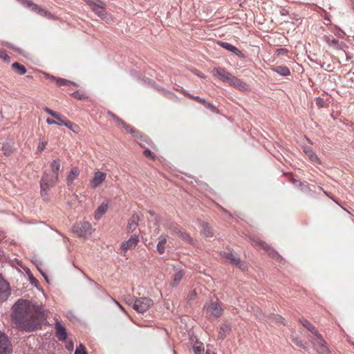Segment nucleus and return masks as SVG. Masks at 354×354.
<instances>
[{
    "mask_svg": "<svg viewBox=\"0 0 354 354\" xmlns=\"http://www.w3.org/2000/svg\"><path fill=\"white\" fill-rule=\"evenodd\" d=\"M11 318L18 329L33 331L44 316L42 309L26 299H19L12 306Z\"/></svg>",
    "mask_w": 354,
    "mask_h": 354,
    "instance_id": "obj_1",
    "label": "nucleus"
},
{
    "mask_svg": "<svg viewBox=\"0 0 354 354\" xmlns=\"http://www.w3.org/2000/svg\"><path fill=\"white\" fill-rule=\"evenodd\" d=\"M60 160L56 159L53 160L50 165L51 168L53 175L50 176L47 173H44L41 182V194L43 197L47 195V191L50 187L54 186L59 179V170L60 169Z\"/></svg>",
    "mask_w": 354,
    "mask_h": 354,
    "instance_id": "obj_2",
    "label": "nucleus"
},
{
    "mask_svg": "<svg viewBox=\"0 0 354 354\" xmlns=\"http://www.w3.org/2000/svg\"><path fill=\"white\" fill-rule=\"evenodd\" d=\"M212 73L221 80L227 82L230 86L235 88L243 87V83L241 80L233 76L224 68L220 67L214 68L212 70Z\"/></svg>",
    "mask_w": 354,
    "mask_h": 354,
    "instance_id": "obj_3",
    "label": "nucleus"
},
{
    "mask_svg": "<svg viewBox=\"0 0 354 354\" xmlns=\"http://www.w3.org/2000/svg\"><path fill=\"white\" fill-rule=\"evenodd\" d=\"M316 338L314 339L311 337H309V340L310 341L311 344H313V346L314 349L319 353V354H330V350L327 346L326 342L324 339L322 334H320L319 337H315Z\"/></svg>",
    "mask_w": 354,
    "mask_h": 354,
    "instance_id": "obj_4",
    "label": "nucleus"
},
{
    "mask_svg": "<svg viewBox=\"0 0 354 354\" xmlns=\"http://www.w3.org/2000/svg\"><path fill=\"white\" fill-rule=\"evenodd\" d=\"M153 304L152 299L148 297H140L135 299L133 308L139 313H144Z\"/></svg>",
    "mask_w": 354,
    "mask_h": 354,
    "instance_id": "obj_5",
    "label": "nucleus"
},
{
    "mask_svg": "<svg viewBox=\"0 0 354 354\" xmlns=\"http://www.w3.org/2000/svg\"><path fill=\"white\" fill-rule=\"evenodd\" d=\"M91 10L100 18L106 19V3L100 0H87Z\"/></svg>",
    "mask_w": 354,
    "mask_h": 354,
    "instance_id": "obj_6",
    "label": "nucleus"
},
{
    "mask_svg": "<svg viewBox=\"0 0 354 354\" xmlns=\"http://www.w3.org/2000/svg\"><path fill=\"white\" fill-rule=\"evenodd\" d=\"M206 314L209 317H218L223 313V308L217 302H210L205 306Z\"/></svg>",
    "mask_w": 354,
    "mask_h": 354,
    "instance_id": "obj_7",
    "label": "nucleus"
},
{
    "mask_svg": "<svg viewBox=\"0 0 354 354\" xmlns=\"http://www.w3.org/2000/svg\"><path fill=\"white\" fill-rule=\"evenodd\" d=\"M91 225L86 221L82 223L80 225L75 226L73 231L80 236L86 238L91 234Z\"/></svg>",
    "mask_w": 354,
    "mask_h": 354,
    "instance_id": "obj_8",
    "label": "nucleus"
},
{
    "mask_svg": "<svg viewBox=\"0 0 354 354\" xmlns=\"http://www.w3.org/2000/svg\"><path fill=\"white\" fill-rule=\"evenodd\" d=\"M19 2L26 6L27 8H30L32 10L35 11L39 15L45 16L46 17H50L51 15L50 12L44 10V8L38 6L37 5L33 3L32 1L29 0H17Z\"/></svg>",
    "mask_w": 354,
    "mask_h": 354,
    "instance_id": "obj_9",
    "label": "nucleus"
},
{
    "mask_svg": "<svg viewBox=\"0 0 354 354\" xmlns=\"http://www.w3.org/2000/svg\"><path fill=\"white\" fill-rule=\"evenodd\" d=\"M12 346L8 337L0 332V354H12Z\"/></svg>",
    "mask_w": 354,
    "mask_h": 354,
    "instance_id": "obj_10",
    "label": "nucleus"
},
{
    "mask_svg": "<svg viewBox=\"0 0 354 354\" xmlns=\"http://www.w3.org/2000/svg\"><path fill=\"white\" fill-rule=\"evenodd\" d=\"M10 295L9 283L0 275V303L7 300Z\"/></svg>",
    "mask_w": 354,
    "mask_h": 354,
    "instance_id": "obj_11",
    "label": "nucleus"
},
{
    "mask_svg": "<svg viewBox=\"0 0 354 354\" xmlns=\"http://www.w3.org/2000/svg\"><path fill=\"white\" fill-rule=\"evenodd\" d=\"M224 258L232 264L238 266L242 270H245L247 268L245 263L232 252L225 253Z\"/></svg>",
    "mask_w": 354,
    "mask_h": 354,
    "instance_id": "obj_12",
    "label": "nucleus"
},
{
    "mask_svg": "<svg viewBox=\"0 0 354 354\" xmlns=\"http://www.w3.org/2000/svg\"><path fill=\"white\" fill-rule=\"evenodd\" d=\"M106 174L102 171H96L94 174L93 178L91 181V186L95 189L102 184L106 178Z\"/></svg>",
    "mask_w": 354,
    "mask_h": 354,
    "instance_id": "obj_13",
    "label": "nucleus"
},
{
    "mask_svg": "<svg viewBox=\"0 0 354 354\" xmlns=\"http://www.w3.org/2000/svg\"><path fill=\"white\" fill-rule=\"evenodd\" d=\"M139 242V238L137 235H133L129 240L124 241L121 245V249L122 250H127L134 248Z\"/></svg>",
    "mask_w": 354,
    "mask_h": 354,
    "instance_id": "obj_14",
    "label": "nucleus"
},
{
    "mask_svg": "<svg viewBox=\"0 0 354 354\" xmlns=\"http://www.w3.org/2000/svg\"><path fill=\"white\" fill-rule=\"evenodd\" d=\"M299 322L304 326L308 330L311 332L315 337H320V333L316 330L315 327L306 319L303 317L299 319Z\"/></svg>",
    "mask_w": 354,
    "mask_h": 354,
    "instance_id": "obj_15",
    "label": "nucleus"
},
{
    "mask_svg": "<svg viewBox=\"0 0 354 354\" xmlns=\"http://www.w3.org/2000/svg\"><path fill=\"white\" fill-rule=\"evenodd\" d=\"M56 335L59 340H65L67 337V333L64 326L59 322L55 324Z\"/></svg>",
    "mask_w": 354,
    "mask_h": 354,
    "instance_id": "obj_16",
    "label": "nucleus"
},
{
    "mask_svg": "<svg viewBox=\"0 0 354 354\" xmlns=\"http://www.w3.org/2000/svg\"><path fill=\"white\" fill-rule=\"evenodd\" d=\"M218 44L224 48L226 50H228L232 53H234L235 55L239 56V57H244L243 54L241 50H239L236 47L232 46V44L226 42L220 41Z\"/></svg>",
    "mask_w": 354,
    "mask_h": 354,
    "instance_id": "obj_17",
    "label": "nucleus"
},
{
    "mask_svg": "<svg viewBox=\"0 0 354 354\" xmlns=\"http://www.w3.org/2000/svg\"><path fill=\"white\" fill-rule=\"evenodd\" d=\"M140 218L138 215L133 214L129 221L127 225V230L129 232H132L137 228Z\"/></svg>",
    "mask_w": 354,
    "mask_h": 354,
    "instance_id": "obj_18",
    "label": "nucleus"
},
{
    "mask_svg": "<svg viewBox=\"0 0 354 354\" xmlns=\"http://www.w3.org/2000/svg\"><path fill=\"white\" fill-rule=\"evenodd\" d=\"M249 239L254 246L261 248L265 250L266 251H267L268 250L270 249V246L268 243H266L265 241L257 239H255L254 237H251V236H250Z\"/></svg>",
    "mask_w": 354,
    "mask_h": 354,
    "instance_id": "obj_19",
    "label": "nucleus"
},
{
    "mask_svg": "<svg viewBox=\"0 0 354 354\" xmlns=\"http://www.w3.org/2000/svg\"><path fill=\"white\" fill-rule=\"evenodd\" d=\"M231 326H230V324L227 323L223 324L221 326L220 330L218 332V337L220 339H224L227 336V335L229 334Z\"/></svg>",
    "mask_w": 354,
    "mask_h": 354,
    "instance_id": "obj_20",
    "label": "nucleus"
},
{
    "mask_svg": "<svg viewBox=\"0 0 354 354\" xmlns=\"http://www.w3.org/2000/svg\"><path fill=\"white\" fill-rule=\"evenodd\" d=\"M57 86H67V87H71V86H79V85L73 82H71L69 80L59 78L57 80Z\"/></svg>",
    "mask_w": 354,
    "mask_h": 354,
    "instance_id": "obj_21",
    "label": "nucleus"
},
{
    "mask_svg": "<svg viewBox=\"0 0 354 354\" xmlns=\"http://www.w3.org/2000/svg\"><path fill=\"white\" fill-rule=\"evenodd\" d=\"M158 240L157 250L160 254H163L165 250V245L167 243V239L165 236H160Z\"/></svg>",
    "mask_w": 354,
    "mask_h": 354,
    "instance_id": "obj_22",
    "label": "nucleus"
},
{
    "mask_svg": "<svg viewBox=\"0 0 354 354\" xmlns=\"http://www.w3.org/2000/svg\"><path fill=\"white\" fill-rule=\"evenodd\" d=\"M273 71L283 76L289 75L290 73L289 68L283 66H277L273 68Z\"/></svg>",
    "mask_w": 354,
    "mask_h": 354,
    "instance_id": "obj_23",
    "label": "nucleus"
},
{
    "mask_svg": "<svg viewBox=\"0 0 354 354\" xmlns=\"http://www.w3.org/2000/svg\"><path fill=\"white\" fill-rule=\"evenodd\" d=\"M184 274L185 272L183 270H180L174 274V279L171 283L172 286H177L179 284L180 281L182 280Z\"/></svg>",
    "mask_w": 354,
    "mask_h": 354,
    "instance_id": "obj_24",
    "label": "nucleus"
},
{
    "mask_svg": "<svg viewBox=\"0 0 354 354\" xmlns=\"http://www.w3.org/2000/svg\"><path fill=\"white\" fill-rule=\"evenodd\" d=\"M80 171L77 167L71 169L69 174L67 176V181L68 183H71L79 175Z\"/></svg>",
    "mask_w": 354,
    "mask_h": 354,
    "instance_id": "obj_25",
    "label": "nucleus"
},
{
    "mask_svg": "<svg viewBox=\"0 0 354 354\" xmlns=\"http://www.w3.org/2000/svg\"><path fill=\"white\" fill-rule=\"evenodd\" d=\"M107 209H108V205L107 204H105V203H102L101 204L97 211H96V213H95V218L96 219H99L101 216L102 214H104L106 211H107Z\"/></svg>",
    "mask_w": 354,
    "mask_h": 354,
    "instance_id": "obj_26",
    "label": "nucleus"
},
{
    "mask_svg": "<svg viewBox=\"0 0 354 354\" xmlns=\"http://www.w3.org/2000/svg\"><path fill=\"white\" fill-rule=\"evenodd\" d=\"M304 151L308 156V157L313 162H317L320 163L319 158L317 156V155L314 153V152L310 147H305Z\"/></svg>",
    "mask_w": 354,
    "mask_h": 354,
    "instance_id": "obj_27",
    "label": "nucleus"
},
{
    "mask_svg": "<svg viewBox=\"0 0 354 354\" xmlns=\"http://www.w3.org/2000/svg\"><path fill=\"white\" fill-rule=\"evenodd\" d=\"M12 67L19 75H24L26 72V69L24 65L15 62L12 64Z\"/></svg>",
    "mask_w": 354,
    "mask_h": 354,
    "instance_id": "obj_28",
    "label": "nucleus"
},
{
    "mask_svg": "<svg viewBox=\"0 0 354 354\" xmlns=\"http://www.w3.org/2000/svg\"><path fill=\"white\" fill-rule=\"evenodd\" d=\"M267 252H268V255L270 257L274 259L275 260H277L279 262L282 261V260H283L282 257L271 247H270V249L268 250Z\"/></svg>",
    "mask_w": 354,
    "mask_h": 354,
    "instance_id": "obj_29",
    "label": "nucleus"
},
{
    "mask_svg": "<svg viewBox=\"0 0 354 354\" xmlns=\"http://www.w3.org/2000/svg\"><path fill=\"white\" fill-rule=\"evenodd\" d=\"M131 133L133 137L149 143V138H147V136L142 134L139 131L133 129Z\"/></svg>",
    "mask_w": 354,
    "mask_h": 354,
    "instance_id": "obj_30",
    "label": "nucleus"
},
{
    "mask_svg": "<svg viewBox=\"0 0 354 354\" xmlns=\"http://www.w3.org/2000/svg\"><path fill=\"white\" fill-rule=\"evenodd\" d=\"M131 133L133 137L149 143V138H147V136L142 134L139 131L133 129Z\"/></svg>",
    "mask_w": 354,
    "mask_h": 354,
    "instance_id": "obj_31",
    "label": "nucleus"
},
{
    "mask_svg": "<svg viewBox=\"0 0 354 354\" xmlns=\"http://www.w3.org/2000/svg\"><path fill=\"white\" fill-rule=\"evenodd\" d=\"M70 95L77 100H84L88 97L83 90H77Z\"/></svg>",
    "mask_w": 354,
    "mask_h": 354,
    "instance_id": "obj_32",
    "label": "nucleus"
},
{
    "mask_svg": "<svg viewBox=\"0 0 354 354\" xmlns=\"http://www.w3.org/2000/svg\"><path fill=\"white\" fill-rule=\"evenodd\" d=\"M203 231L205 236L207 238L213 237L214 232L212 229L209 226L207 223L203 224Z\"/></svg>",
    "mask_w": 354,
    "mask_h": 354,
    "instance_id": "obj_33",
    "label": "nucleus"
},
{
    "mask_svg": "<svg viewBox=\"0 0 354 354\" xmlns=\"http://www.w3.org/2000/svg\"><path fill=\"white\" fill-rule=\"evenodd\" d=\"M174 232L182 239H183V240H185V241H187V242H189L190 243L192 242V239H191L189 235L188 234H187L186 232H183V231L179 230H177L176 229H175Z\"/></svg>",
    "mask_w": 354,
    "mask_h": 354,
    "instance_id": "obj_34",
    "label": "nucleus"
},
{
    "mask_svg": "<svg viewBox=\"0 0 354 354\" xmlns=\"http://www.w3.org/2000/svg\"><path fill=\"white\" fill-rule=\"evenodd\" d=\"M193 350L195 354H205L204 348L202 346V344H196L193 346Z\"/></svg>",
    "mask_w": 354,
    "mask_h": 354,
    "instance_id": "obj_35",
    "label": "nucleus"
},
{
    "mask_svg": "<svg viewBox=\"0 0 354 354\" xmlns=\"http://www.w3.org/2000/svg\"><path fill=\"white\" fill-rule=\"evenodd\" d=\"M2 151L4 155L8 156L12 154V149L9 144H3L2 146Z\"/></svg>",
    "mask_w": 354,
    "mask_h": 354,
    "instance_id": "obj_36",
    "label": "nucleus"
},
{
    "mask_svg": "<svg viewBox=\"0 0 354 354\" xmlns=\"http://www.w3.org/2000/svg\"><path fill=\"white\" fill-rule=\"evenodd\" d=\"M75 354H87L85 346L80 344L75 351Z\"/></svg>",
    "mask_w": 354,
    "mask_h": 354,
    "instance_id": "obj_37",
    "label": "nucleus"
},
{
    "mask_svg": "<svg viewBox=\"0 0 354 354\" xmlns=\"http://www.w3.org/2000/svg\"><path fill=\"white\" fill-rule=\"evenodd\" d=\"M46 144L47 142L44 141L43 140H39V145L37 149V153L42 152L44 150Z\"/></svg>",
    "mask_w": 354,
    "mask_h": 354,
    "instance_id": "obj_38",
    "label": "nucleus"
},
{
    "mask_svg": "<svg viewBox=\"0 0 354 354\" xmlns=\"http://www.w3.org/2000/svg\"><path fill=\"white\" fill-rule=\"evenodd\" d=\"M0 58L7 62H10V57L8 55L6 51L2 48H0Z\"/></svg>",
    "mask_w": 354,
    "mask_h": 354,
    "instance_id": "obj_39",
    "label": "nucleus"
},
{
    "mask_svg": "<svg viewBox=\"0 0 354 354\" xmlns=\"http://www.w3.org/2000/svg\"><path fill=\"white\" fill-rule=\"evenodd\" d=\"M293 342L297 346L304 349H307V346L305 345V344H304L303 341L301 339L296 337L293 339Z\"/></svg>",
    "mask_w": 354,
    "mask_h": 354,
    "instance_id": "obj_40",
    "label": "nucleus"
},
{
    "mask_svg": "<svg viewBox=\"0 0 354 354\" xmlns=\"http://www.w3.org/2000/svg\"><path fill=\"white\" fill-rule=\"evenodd\" d=\"M62 124H63V125L66 126L68 129L73 130V131H75V130L73 129L74 124L73 122L66 120V121H62ZM75 127L76 128L78 127L77 125H75Z\"/></svg>",
    "mask_w": 354,
    "mask_h": 354,
    "instance_id": "obj_41",
    "label": "nucleus"
},
{
    "mask_svg": "<svg viewBox=\"0 0 354 354\" xmlns=\"http://www.w3.org/2000/svg\"><path fill=\"white\" fill-rule=\"evenodd\" d=\"M143 155L145 157H150L152 159L155 158V156L153 155V153L149 149H145L143 151Z\"/></svg>",
    "mask_w": 354,
    "mask_h": 354,
    "instance_id": "obj_42",
    "label": "nucleus"
},
{
    "mask_svg": "<svg viewBox=\"0 0 354 354\" xmlns=\"http://www.w3.org/2000/svg\"><path fill=\"white\" fill-rule=\"evenodd\" d=\"M44 111L48 113L49 115H52L53 117H55L57 116V112H55L53 111V110H51L50 109L48 108V107H45L44 108Z\"/></svg>",
    "mask_w": 354,
    "mask_h": 354,
    "instance_id": "obj_43",
    "label": "nucleus"
},
{
    "mask_svg": "<svg viewBox=\"0 0 354 354\" xmlns=\"http://www.w3.org/2000/svg\"><path fill=\"white\" fill-rule=\"evenodd\" d=\"M54 118L58 120V122H57V124H59V125L63 124L62 121H66L65 120L63 119V118L58 113H57V116H55Z\"/></svg>",
    "mask_w": 354,
    "mask_h": 354,
    "instance_id": "obj_44",
    "label": "nucleus"
},
{
    "mask_svg": "<svg viewBox=\"0 0 354 354\" xmlns=\"http://www.w3.org/2000/svg\"><path fill=\"white\" fill-rule=\"evenodd\" d=\"M196 292L195 290H192L189 293V295L187 296V299L189 300H193L196 298Z\"/></svg>",
    "mask_w": 354,
    "mask_h": 354,
    "instance_id": "obj_45",
    "label": "nucleus"
},
{
    "mask_svg": "<svg viewBox=\"0 0 354 354\" xmlns=\"http://www.w3.org/2000/svg\"><path fill=\"white\" fill-rule=\"evenodd\" d=\"M316 103H317V105L319 107H320V108L323 107L324 106V99L321 98V97H317Z\"/></svg>",
    "mask_w": 354,
    "mask_h": 354,
    "instance_id": "obj_46",
    "label": "nucleus"
},
{
    "mask_svg": "<svg viewBox=\"0 0 354 354\" xmlns=\"http://www.w3.org/2000/svg\"><path fill=\"white\" fill-rule=\"evenodd\" d=\"M276 53L278 55H285V54H286L288 53V50L286 48H278L276 50Z\"/></svg>",
    "mask_w": 354,
    "mask_h": 354,
    "instance_id": "obj_47",
    "label": "nucleus"
},
{
    "mask_svg": "<svg viewBox=\"0 0 354 354\" xmlns=\"http://www.w3.org/2000/svg\"><path fill=\"white\" fill-rule=\"evenodd\" d=\"M273 319H274V320L277 322H281V323H282L284 320V319L281 316H279V315H274Z\"/></svg>",
    "mask_w": 354,
    "mask_h": 354,
    "instance_id": "obj_48",
    "label": "nucleus"
},
{
    "mask_svg": "<svg viewBox=\"0 0 354 354\" xmlns=\"http://www.w3.org/2000/svg\"><path fill=\"white\" fill-rule=\"evenodd\" d=\"M127 131L129 132V133H131V131H133V128L132 127H131L130 125L127 124H124V127H123Z\"/></svg>",
    "mask_w": 354,
    "mask_h": 354,
    "instance_id": "obj_49",
    "label": "nucleus"
},
{
    "mask_svg": "<svg viewBox=\"0 0 354 354\" xmlns=\"http://www.w3.org/2000/svg\"><path fill=\"white\" fill-rule=\"evenodd\" d=\"M108 114H109V115H110V116H111V118H113L115 122H117V121H120V118H119L117 115H115L114 113H111V112L109 111V112H108Z\"/></svg>",
    "mask_w": 354,
    "mask_h": 354,
    "instance_id": "obj_50",
    "label": "nucleus"
},
{
    "mask_svg": "<svg viewBox=\"0 0 354 354\" xmlns=\"http://www.w3.org/2000/svg\"><path fill=\"white\" fill-rule=\"evenodd\" d=\"M46 122L48 124H57V122L52 120V119H50V118H47L46 120Z\"/></svg>",
    "mask_w": 354,
    "mask_h": 354,
    "instance_id": "obj_51",
    "label": "nucleus"
},
{
    "mask_svg": "<svg viewBox=\"0 0 354 354\" xmlns=\"http://www.w3.org/2000/svg\"><path fill=\"white\" fill-rule=\"evenodd\" d=\"M330 44H334V45H337L338 44V41L335 39H333L330 41Z\"/></svg>",
    "mask_w": 354,
    "mask_h": 354,
    "instance_id": "obj_52",
    "label": "nucleus"
},
{
    "mask_svg": "<svg viewBox=\"0 0 354 354\" xmlns=\"http://www.w3.org/2000/svg\"><path fill=\"white\" fill-rule=\"evenodd\" d=\"M207 107L209 108V109H211L213 111H214L216 109V108L213 105H212V104H210L209 103H207Z\"/></svg>",
    "mask_w": 354,
    "mask_h": 354,
    "instance_id": "obj_53",
    "label": "nucleus"
},
{
    "mask_svg": "<svg viewBox=\"0 0 354 354\" xmlns=\"http://www.w3.org/2000/svg\"><path fill=\"white\" fill-rule=\"evenodd\" d=\"M117 122L119 124H121L122 127H124V124H126L122 120H121L120 118V121H117Z\"/></svg>",
    "mask_w": 354,
    "mask_h": 354,
    "instance_id": "obj_54",
    "label": "nucleus"
},
{
    "mask_svg": "<svg viewBox=\"0 0 354 354\" xmlns=\"http://www.w3.org/2000/svg\"><path fill=\"white\" fill-rule=\"evenodd\" d=\"M292 183H293L295 185H301V182H299V181H298V180H292Z\"/></svg>",
    "mask_w": 354,
    "mask_h": 354,
    "instance_id": "obj_55",
    "label": "nucleus"
},
{
    "mask_svg": "<svg viewBox=\"0 0 354 354\" xmlns=\"http://www.w3.org/2000/svg\"><path fill=\"white\" fill-rule=\"evenodd\" d=\"M115 303L116 304L120 307V308L122 310H124V308L118 302L115 301Z\"/></svg>",
    "mask_w": 354,
    "mask_h": 354,
    "instance_id": "obj_56",
    "label": "nucleus"
},
{
    "mask_svg": "<svg viewBox=\"0 0 354 354\" xmlns=\"http://www.w3.org/2000/svg\"><path fill=\"white\" fill-rule=\"evenodd\" d=\"M148 86H153V85L151 84V82L149 81Z\"/></svg>",
    "mask_w": 354,
    "mask_h": 354,
    "instance_id": "obj_57",
    "label": "nucleus"
},
{
    "mask_svg": "<svg viewBox=\"0 0 354 354\" xmlns=\"http://www.w3.org/2000/svg\"><path fill=\"white\" fill-rule=\"evenodd\" d=\"M149 213L151 215H153V212L152 211H149Z\"/></svg>",
    "mask_w": 354,
    "mask_h": 354,
    "instance_id": "obj_58",
    "label": "nucleus"
},
{
    "mask_svg": "<svg viewBox=\"0 0 354 354\" xmlns=\"http://www.w3.org/2000/svg\"><path fill=\"white\" fill-rule=\"evenodd\" d=\"M140 147H144V146L142 145V144H141V143H140Z\"/></svg>",
    "mask_w": 354,
    "mask_h": 354,
    "instance_id": "obj_59",
    "label": "nucleus"
}]
</instances>
